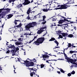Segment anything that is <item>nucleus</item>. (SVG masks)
<instances>
[{"label": "nucleus", "mask_w": 77, "mask_h": 77, "mask_svg": "<svg viewBox=\"0 0 77 77\" xmlns=\"http://www.w3.org/2000/svg\"><path fill=\"white\" fill-rule=\"evenodd\" d=\"M36 24H37V23L36 22H32V23H29L25 26V29L26 30H29L30 28L36 26Z\"/></svg>", "instance_id": "f257e3e1"}, {"label": "nucleus", "mask_w": 77, "mask_h": 77, "mask_svg": "<svg viewBox=\"0 0 77 77\" xmlns=\"http://www.w3.org/2000/svg\"><path fill=\"white\" fill-rule=\"evenodd\" d=\"M65 59L66 60H66V61L68 62L69 63L70 62V63H72V62H77V60L76 59H75L73 60V59L68 57H65Z\"/></svg>", "instance_id": "f03ea898"}, {"label": "nucleus", "mask_w": 77, "mask_h": 77, "mask_svg": "<svg viewBox=\"0 0 77 77\" xmlns=\"http://www.w3.org/2000/svg\"><path fill=\"white\" fill-rule=\"evenodd\" d=\"M38 40L40 41V44H42L44 41L45 38L44 37L40 38H38Z\"/></svg>", "instance_id": "7ed1b4c3"}, {"label": "nucleus", "mask_w": 77, "mask_h": 77, "mask_svg": "<svg viewBox=\"0 0 77 77\" xmlns=\"http://www.w3.org/2000/svg\"><path fill=\"white\" fill-rule=\"evenodd\" d=\"M30 3V2L29 1V0H25L24 2L23 3V5L26 6V5H27Z\"/></svg>", "instance_id": "20e7f679"}, {"label": "nucleus", "mask_w": 77, "mask_h": 77, "mask_svg": "<svg viewBox=\"0 0 77 77\" xmlns=\"http://www.w3.org/2000/svg\"><path fill=\"white\" fill-rule=\"evenodd\" d=\"M66 6H69L68 5H65L64 4V5H61V9H67V7Z\"/></svg>", "instance_id": "39448f33"}, {"label": "nucleus", "mask_w": 77, "mask_h": 77, "mask_svg": "<svg viewBox=\"0 0 77 77\" xmlns=\"http://www.w3.org/2000/svg\"><path fill=\"white\" fill-rule=\"evenodd\" d=\"M13 49L11 51V53H15V52H17V51L19 50V48H15V49Z\"/></svg>", "instance_id": "423d86ee"}, {"label": "nucleus", "mask_w": 77, "mask_h": 77, "mask_svg": "<svg viewBox=\"0 0 77 77\" xmlns=\"http://www.w3.org/2000/svg\"><path fill=\"white\" fill-rule=\"evenodd\" d=\"M24 63L21 62V63H23V64H26V66L27 67V65H29V62H30V60H26V61H24Z\"/></svg>", "instance_id": "0eeeda50"}, {"label": "nucleus", "mask_w": 77, "mask_h": 77, "mask_svg": "<svg viewBox=\"0 0 77 77\" xmlns=\"http://www.w3.org/2000/svg\"><path fill=\"white\" fill-rule=\"evenodd\" d=\"M9 46H8V49L9 48H13V49H15V48H16L14 45H12L11 44H10L9 45Z\"/></svg>", "instance_id": "6e6552de"}, {"label": "nucleus", "mask_w": 77, "mask_h": 77, "mask_svg": "<svg viewBox=\"0 0 77 77\" xmlns=\"http://www.w3.org/2000/svg\"><path fill=\"white\" fill-rule=\"evenodd\" d=\"M61 35H62L63 36V37H65V39H66V37L68 35V34L67 33H61Z\"/></svg>", "instance_id": "1a4fd4ad"}, {"label": "nucleus", "mask_w": 77, "mask_h": 77, "mask_svg": "<svg viewBox=\"0 0 77 77\" xmlns=\"http://www.w3.org/2000/svg\"><path fill=\"white\" fill-rule=\"evenodd\" d=\"M34 65V63L33 62H31L30 63H28V65H26L27 66V67H29V66H33Z\"/></svg>", "instance_id": "9d476101"}, {"label": "nucleus", "mask_w": 77, "mask_h": 77, "mask_svg": "<svg viewBox=\"0 0 77 77\" xmlns=\"http://www.w3.org/2000/svg\"><path fill=\"white\" fill-rule=\"evenodd\" d=\"M40 41L38 40V38L37 39V40L36 41H35L34 43H35L34 44L36 45H39V44H40Z\"/></svg>", "instance_id": "9b49d317"}, {"label": "nucleus", "mask_w": 77, "mask_h": 77, "mask_svg": "<svg viewBox=\"0 0 77 77\" xmlns=\"http://www.w3.org/2000/svg\"><path fill=\"white\" fill-rule=\"evenodd\" d=\"M9 31L11 32V33H14L15 32V30L14 29V28H10L9 30Z\"/></svg>", "instance_id": "f8f14e48"}, {"label": "nucleus", "mask_w": 77, "mask_h": 77, "mask_svg": "<svg viewBox=\"0 0 77 77\" xmlns=\"http://www.w3.org/2000/svg\"><path fill=\"white\" fill-rule=\"evenodd\" d=\"M6 15V13H2L0 14V17H1V18H3V17H5Z\"/></svg>", "instance_id": "ddd939ff"}, {"label": "nucleus", "mask_w": 77, "mask_h": 77, "mask_svg": "<svg viewBox=\"0 0 77 77\" xmlns=\"http://www.w3.org/2000/svg\"><path fill=\"white\" fill-rule=\"evenodd\" d=\"M50 57L49 56H48L47 54H45L44 55L43 54V58H47L48 57H48Z\"/></svg>", "instance_id": "4468645a"}, {"label": "nucleus", "mask_w": 77, "mask_h": 77, "mask_svg": "<svg viewBox=\"0 0 77 77\" xmlns=\"http://www.w3.org/2000/svg\"><path fill=\"white\" fill-rule=\"evenodd\" d=\"M44 30H42L41 29L38 30L37 32V33L38 34H40V33H41L42 32H44Z\"/></svg>", "instance_id": "2eb2a0df"}, {"label": "nucleus", "mask_w": 77, "mask_h": 77, "mask_svg": "<svg viewBox=\"0 0 77 77\" xmlns=\"http://www.w3.org/2000/svg\"><path fill=\"white\" fill-rule=\"evenodd\" d=\"M22 44V43L21 42H15V44L16 45H17V46H18V45H21Z\"/></svg>", "instance_id": "dca6fc26"}, {"label": "nucleus", "mask_w": 77, "mask_h": 77, "mask_svg": "<svg viewBox=\"0 0 77 77\" xmlns=\"http://www.w3.org/2000/svg\"><path fill=\"white\" fill-rule=\"evenodd\" d=\"M13 16V15L12 14H9L8 15L7 18L8 19H9V18H11L12 16Z\"/></svg>", "instance_id": "f3484780"}, {"label": "nucleus", "mask_w": 77, "mask_h": 77, "mask_svg": "<svg viewBox=\"0 0 77 77\" xmlns=\"http://www.w3.org/2000/svg\"><path fill=\"white\" fill-rule=\"evenodd\" d=\"M62 20L63 21V23L64 22H65V21H67V22H70V20H66L65 17L64 19V20Z\"/></svg>", "instance_id": "a211bd4d"}, {"label": "nucleus", "mask_w": 77, "mask_h": 77, "mask_svg": "<svg viewBox=\"0 0 77 77\" xmlns=\"http://www.w3.org/2000/svg\"><path fill=\"white\" fill-rule=\"evenodd\" d=\"M71 4V3L69 2H67V3H66L65 4H64L65 5H67V6H70V5H69Z\"/></svg>", "instance_id": "6ab92c4d"}, {"label": "nucleus", "mask_w": 77, "mask_h": 77, "mask_svg": "<svg viewBox=\"0 0 77 77\" xmlns=\"http://www.w3.org/2000/svg\"><path fill=\"white\" fill-rule=\"evenodd\" d=\"M23 5L20 4L19 5H17V7L18 8H20V7H23Z\"/></svg>", "instance_id": "aec40b11"}, {"label": "nucleus", "mask_w": 77, "mask_h": 77, "mask_svg": "<svg viewBox=\"0 0 77 77\" xmlns=\"http://www.w3.org/2000/svg\"><path fill=\"white\" fill-rule=\"evenodd\" d=\"M54 40H56V39L53 37H52L49 40V41H54Z\"/></svg>", "instance_id": "412c9836"}, {"label": "nucleus", "mask_w": 77, "mask_h": 77, "mask_svg": "<svg viewBox=\"0 0 77 77\" xmlns=\"http://www.w3.org/2000/svg\"><path fill=\"white\" fill-rule=\"evenodd\" d=\"M63 23V20H61L58 21V23H59V24H62Z\"/></svg>", "instance_id": "4be33fe9"}, {"label": "nucleus", "mask_w": 77, "mask_h": 77, "mask_svg": "<svg viewBox=\"0 0 77 77\" xmlns=\"http://www.w3.org/2000/svg\"><path fill=\"white\" fill-rule=\"evenodd\" d=\"M15 0H9L8 1V2L9 3H11V2H14Z\"/></svg>", "instance_id": "5701e85b"}, {"label": "nucleus", "mask_w": 77, "mask_h": 77, "mask_svg": "<svg viewBox=\"0 0 77 77\" xmlns=\"http://www.w3.org/2000/svg\"><path fill=\"white\" fill-rule=\"evenodd\" d=\"M42 11H43V12H48V10L47 8H43V9L42 10Z\"/></svg>", "instance_id": "b1692460"}, {"label": "nucleus", "mask_w": 77, "mask_h": 77, "mask_svg": "<svg viewBox=\"0 0 77 77\" xmlns=\"http://www.w3.org/2000/svg\"><path fill=\"white\" fill-rule=\"evenodd\" d=\"M22 24H21V23H20L17 26H16V27H21Z\"/></svg>", "instance_id": "393cba45"}, {"label": "nucleus", "mask_w": 77, "mask_h": 77, "mask_svg": "<svg viewBox=\"0 0 77 77\" xmlns=\"http://www.w3.org/2000/svg\"><path fill=\"white\" fill-rule=\"evenodd\" d=\"M67 37L68 38H72L73 37V35L72 34H69L68 35Z\"/></svg>", "instance_id": "a878e982"}, {"label": "nucleus", "mask_w": 77, "mask_h": 77, "mask_svg": "<svg viewBox=\"0 0 77 77\" xmlns=\"http://www.w3.org/2000/svg\"><path fill=\"white\" fill-rule=\"evenodd\" d=\"M31 11H32V10H30L28 9L27 12V14H28V15H29V14H30V12Z\"/></svg>", "instance_id": "bb28decb"}, {"label": "nucleus", "mask_w": 77, "mask_h": 77, "mask_svg": "<svg viewBox=\"0 0 77 77\" xmlns=\"http://www.w3.org/2000/svg\"><path fill=\"white\" fill-rule=\"evenodd\" d=\"M6 11H7L8 12H10V10H11V9H9V8H7L5 10Z\"/></svg>", "instance_id": "cd10ccee"}, {"label": "nucleus", "mask_w": 77, "mask_h": 77, "mask_svg": "<svg viewBox=\"0 0 77 77\" xmlns=\"http://www.w3.org/2000/svg\"><path fill=\"white\" fill-rule=\"evenodd\" d=\"M54 42L55 43H56L57 44V46H58V45H59V42H58L57 41V40H56Z\"/></svg>", "instance_id": "c85d7f7f"}, {"label": "nucleus", "mask_w": 77, "mask_h": 77, "mask_svg": "<svg viewBox=\"0 0 77 77\" xmlns=\"http://www.w3.org/2000/svg\"><path fill=\"white\" fill-rule=\"evenodd\" d=\"M45 65L43 64H41V67L40 68H44V67L45 66Z\"/></svg>", "instance_id": "c756f323"}, {"label": "nucleus", "mask_w": 77, "mask_h": 77, "mask_svg": "<svg viewBox=\"0 0 77 77\" xmlns=\"http://www.w3.org/2000/svg\"><path fill=\"white\" fill-rule=\"evenodd\" d=\"M43 9H47V6L43 5Z\"/></svg>", "instance_id": "7c9ffc66"}, {"label": "nucleus", "mask_w": 77, "mask_h": 77, "mask_svg": "<svg viewBox=\"0 0 77 77\" xmlns=\"http://www.w3.org/2000/svg\"><path fill=\"white\" fill-rule=\"evenodd\" d=\"M50 5L47 6V9L48 8V11H50V10H52V9H50Z\"/></svg>", "instance_id": "2f4dec72"}, {"label": "nucleus", "mask_w": 77, "mask_h": 77, "mask_svg": "<svg viewBox=\"0 0 77 77\" xmlns=\"http://www.w3.org/2000/svg\"><path fill=\"white\" fill-rule=\"evenodd\" d=\"M56 48H59V47H56L55 48H54L53 49L54 51H57V50H56Z\"/></svg>", "instance_id": "473e14b6"}, {"label": "nucleus", "mask_w": 77, "mask_h": 77, "mask_svg": "<svg viewBox=\"0 0 77 77\" xmlns=\"http://www.w3.org/2000/svg\"><path fill=\"white\" fill-rule=\"evenodd\" d=\"M60 72H62L63 73H65V71H64L63 69H62L60 68Z\"/></svg>", "instance_id": "72a5a7b5"}, {"label": "nucleus", "mask_w": 77, "mask_h": 77, "mask_svg": "<svg viewBox=\"0 0 77 77\" xmlns=\"http://www.w3.org/2000/svg\"><path fill=\"white\" fill-rule=\"evenodd\" d=\"M29 33L26 32V33H24V35H26V38H27V35H29Z\"/></svg>", "instance_id": "f704fd0d"}, {"label": "nucleus", "mask_w": 77, "mask_h": 77, "mask_svg": "<svg viewBox=\"0 0 77 77\" xmlns=\"http://www.w3.org/2000/svg\"><path fill=\"white\" fill-rule=\"evenodd\" d=\"M58 16L59 18V17H60L61 19H62V18H65V17H64L61 16L60 15H59V14H58Z\"/></svg>", "instance_id": "c9c22d12"}, {"label": "nucleus", "mask_w": 77, "mask_h": 77, "mask_svg": "<svg viewBox=\"0 0 77 77\" xmlns=\"http://www.w3.org/2000/svg\"><path fill=\"white\" fill-rule=\"evenodd\" d=\"M57 34H60L61 33V31H58L56 32Z\"/></svg>", "instance_id": "e433bc0d"}, {"label": "nucleus", "mask_w": 77, "mask_h": 77, "mask_svg": "<svg viewBox=\"0 0 77 77\" xmlns=\"http://www.w3.org/2000/svg\"><path fill=\"white\" fill-rule=\"evenodd\" d=\"M46 29V27H42V28L40 29V30H44V29Z\"/></svg>", "instance_id": "4c0bfd02"}, {"label": "nucleus", "mask_w": 77, "mask_h": 77, "mask_svg": "<svg viewBox=\"0 0 77 77\" xmlns=\"http://www.w3.org/2000/svg\"><path fill=\"white\" fill-rule=\"evenodd\" d=\"M30 75L31 76V77H33V73L32 72H30Z\"/></svg>", "instance_id": "58836bf2"}, {"label": "nucleus", "mask_w": 77, "mask_h": 77, "mask_svg": "<svg viewBox=\"0 0 77 77\" xmlns=\"http://www.w3.org/2000/svg\"><path fill=\"white\" fill-rule=\"evenodd\" d=\"M43 20L45 21V19L46 18V16H43Z\"/></svg>", "instance_id": "ea45409f"}, {"label": "nucleus", "mask_w": 77, "mask_h": 77, "mask_svg": "<svg viewBox=\"0 0 77 77\" xmlns=\"http://www.w3.org/2000/svg\"><path fill=\"white\" fill-rule=\"evenodd\" d=\"M71 46H72V45H71V43H69L68 46V47H71Z\"/></svg>", "instance_id": "a19ab883"}, {"label": "nucleus", "mask_w": 77, "mask_h": 77, "mask_svg": "<svg viewBox=\"0 0 77 77\" xmlns=\"http://www.w3.org/2000/svg\"><path fill=\"white\" fill-rule=\"evenodd\" d=\"M47 23V21H43V22H42V24H45V23Z\"/></svg>", "instance_id": "79ce46f5"}, {"label": "nucleus", "mask_w": 77, "mask_h": 77, "mask_svg": "<svg viewBox=\"0 0 77 77\" xmlns=\"http://www.w3.org/2000/svg\"><path fill=\"white\" fill-rule=\"evenodd\" d=\"M75 73V71H74V70H73L71 72V74H74Z\"/></svg>", "instance_id": "37998d69"}, {"label": "nucleus", "mask_w": 77, "mask_h": 77, "mask_svg": "<svg viewBox=\"0 0 77 77\" xmlns=\"http://www.w3.org/2000/svg\"><path fill=\"white\" fill-rule=\"evenodd\" d=\"M59 37L60 38H63V36L61 35H59Z\"/></svg>", "instance_id": "c03bdc74"}, {"label": "nucleus", "mask_w": 77, "mask_h": 77, "mask_svg": "<svg viewBox=\"0 0 77 77\" xmlns=\"http://www.w3.org/2000/svg\"><path fill=\"white\" fill-rule=\"evenodd\" d=\"M68 76L70 77V76H71V73H69L67 74Z\"/></svg>", "instance_id": "a18cd8bd"}, {"label": "nucleus", "mask_w": 77, "mask_h": 77, "mask_svg": "<svg viewBox=\"0 0 77 77\" xmlns=\"http://www.w3.org/2000/svg\"><path fill=\"white\" fill-rule=\"evenodd\" d=\"M22 38H19L18 39V41L19 42H20L21 41H22Z\"/></svg>", "instance_id": "49530a36"}, {"label": "nucleus", "mask_w": 77, "mask_h": 77, "mask_svg": "<svg viewBox=\"0 0 77 77\" xmlns=\"http://www.w3.org/2000/svg\"><path fill=\"white\" fill-rule=\"evenodd\" d=\"M30 17L29 15L27 17V20H30Z\"/></svg>", "instance_id": "de8ad7c7"}, {"label": "nucleus", "mask_w": 77, "mask_h": 77, "mask_svg": "<svg viewBox=\"0 0 77 77\" xmlns=\"http://www.w3.org/2000/svg\"><path fill=\"white\" fill-rule=\"evenodd\" d=\"M37 38V36H35L34 38L33 39V41H34V40H35V39H36V38Z\"/></svg>", "instance_id": "09e8293b"}, {"label": "nucleus", "mask_w": 77, "mask_h": 77, "mask_svg": "<svg viewBox=\"0 0 77 77\" xmlns=\"http://www.w3.org/2000/svg\"><path fill=\"white\" fill-rule=\"evenodd\" d=\"M8 51H6V53H7L8 54V53H10V51H9V49H8Z\"/></svg>", "instance_id": "8fccbe9b"}, {"label": "nucleus", "mask_w": 77, "mask_h": 77, "mask_svg": "<svg viewBox=\"0 0 77 77\" xmlns=\"http://www.w3.org/2000/svg\"><path fill=\"white\" fill-rule=\"evenodd\" d=\"M44 21L45 20H44L43 19L42 20H39V23L42 22V21Z\"/></svg>", "instance_id": "3c124183"}, {"label": "nucleus", "mask_w": 77, "mask_h": 77, "mask_svg": "<svg viewBox=\"0 0 77 77\" xmlns=\"http://www.w3.org/2000/svg\"><path fill=\"white\" fill-rule=\"evenodd\" d=\"M72 63V64H73V65H77V63L75 62H72V63Z\"/></svg>", "instance_id": "603ef678"}, {"label": "nucleus", "mask_w": 77, "mask_h": 77, "mask_svg": "<svg viewBox=\"0 0 77 77\" xmlns=\"http://www.w3.org/2000/svg\"><path fill=\"white\" fill-rule=\"evenodd\" d=\"M69 53H71V54H72L73 53V51H69Z\"/></svg>", "instance_id": "864d4df0"}, {"label": "nucleus", "mask_w": 77, "mask_h": 77, "mask_svg": "<svg viewBox=\"0 0 77 77\" xmlns=\"http://www.w3.org/2000/svg\"><path fill=\"white\" fill-rule=\"evenodd\" d=\"M3 9H0V13H1L2 12V11H3Z\"/></svg>", "instance_id": "5fc2aeb1"}, {"label": "nucleus", "mask_w": 77, "mask_h": 77, "mask_svg": "<svg viewBox=\"0 0 77 77\" xmlns=\"http://www.w3.org/2000/svg\"><path fill=\"white\" fill-rule=\"evenodd\" d=\"M56 21V19H53L52 20V21Z\"/></svg>", "instance_id": "6e6d98bb"}, {"label": "nucleus", "mask_w": 77, "mask_h": 77, "mask_svg": "<svg viewBox=\"0 0 77 77\" xmlns=\"http://www.w3.org/2000/svg\"><path fill=\"white\" fill-rule=\"evenodd\" d=\"M17 61H19V62H20V58H17Z\"/></svg>", "instance_id": "4d7b16f0"}, {"label": "nucleus", "mask_w": 77, "mask_h": 77, "mask_svg": "<svg viewBox=\"0 0 77 77\" xmlns=\"http://www.w3.org/2000/svg\"><path fill=\"white\" fill-rule=\"evenodd\" d=\"M57 26H63V25H59V24H58L57 25Z\"/></svg>", "instance_id": "13d9d810"}, {"label": "nucleus", "mask_w": 77, "mask_h": 77, "mask_svg": "<svg viewBox=\"0 0 77 77\" xmlns=\"http://www.w3.org/2000/svg\"><path fill=\"white\" fill-rule=\"evenodd\" d=\"M33 40H32L31 41H30V42H29V44H30V43H31V42H33Z\"/></svg>", "instance_id": "bf43d9fd"}, {"label": "nucleus", "mask_w": 77, "mask_h": 77, "mask_svg": "<svg viewBox=\"0 0 77 77\" xmlns=\"http://www.w3.org/2000/svg\"><path fill=\"white\" fill-rule=\"evenodd\" d=\"M57 73H58V74H60V71H57Z\"/></svg>", "instance_id": "052dcab7"}, {"label": "nucleus", "mask_w": 77, "mask_h": 77, "mask_svg": "<svg viewBox=\"0 0 77 77\" xmlns=\"http://www.w3.org/2000/svg\"><path fill=\"white\" fill-rule=\"evenodd\" d=\"M64 57H68L66 54H64Z\"/></svg>", "instance_id": "680f3d73"}, {"label": "nucleus", "mask_w": 77, "mask_h": 77, "mask_svg": "<svg viewBox=\"0 0 77 77\" xmlns=\"http://www.w3.org/2000/svg\"><path fill=\"white\" fill-rule=\"evenodd\" d=\"M44 5V3L42 2L40 3V5Z\"/></svg>", "instance_id": "e2e57ef3"}, {"label": "nucleus", "mask_w": 77, "mask_h": 77, "mask_svg": "<svg viewBox=\"0 0 77 77\" xmlns=\"http://www.w3.org/2000/svg\"><path fill=\"white\" fill-rule=\"evenodd\" d=\"M33 68H29V69H31V71H33Z\"/></svg>", "instance_id": "0e129e2a"}, {"label": "nucleus", "mask_w": 77, "mask_h": 77, "mask_svg": "<svg viewBox=\"0 0 77 77\" xmlns=\"http://www.w3.org/2000/svg\"><path fill=\"white\" fill-rule=\"evenodd\" d=\"M49 5H51V3L52 2H49Z\"/></svg>", "instance_id": "69168bd1"}, {"label": "nucleus", "mask_w": 77, "mask_h": 77, "mask_svg": "<svg viewBox=\"0 0 77 77\" xmlns=\"http://www.w3.org/2000/svg\"><path fill=\"white\" fill-rule=\"evenodd\" d=\"M15 54V52L14 53H13L12 54V56H14Z\"/></svg>", "instance_id": "338daca9"}, {"label": "nucleus", "mask_w": 77, "mask_h": 77, "mask_svg": "<svg viewBox=\"0 0 77 77\" xmlns=\"http://www.w3.org/2000/svg\"><path fill=\"white\" fill-rule=\"evenodd\" d=\"M57 7H61V5H58Z\"/></svg>", "instance_id": "774afa93"}]
</instances>
